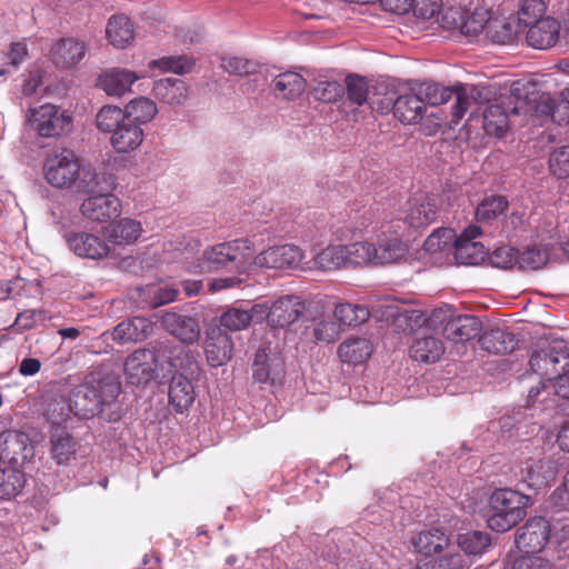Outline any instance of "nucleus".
<instances>
[{"mask_svg":"<svg viewBox=\"0 0 569 569\" xmlns=\"http://www.w3.org/2000/svg\"><path fill=\"white\" fill-rule=\"evenodd\" d=\"M522 32L515 18H490L486 28V38L495 43L505 44L513 41Z\"/></svg>","mask_w":569,"mask_h":569,"instance_id":"nucleus-37","label":"nucleus"},{"mask_svg":"<svg viewBox=\"0 0 569 569\" xmlns=\"http://www.w3.org/2000/svg\"><path fill=\"white\" fill-rule=\"evenodd\" d=\"M393 110V114L403 123H415L422 118L425 108L417 90L400 94L397 99L387 98L377 107L380 112Z\"/></svg>","mask_w":569,"mask_h":569,"instance_id":"nucleus-15","label":"nucleus"},{"mask_svg":"<svg viewBox=\"0 0 569 569\" xmlns=\"http://www.w3.org/2000/svg\"><path fill=\"white\" fill-rule=\"evenodd\" d=\"M430 322L435 325V328L438 325L445 323V337L457 343L466 342L476 338L482 329L481 322L477 317L471 315L453 317L449 309L442 308L435 309L430 313Z\"/></svg>","mask_w":569,"mask_h":569,"instance_id":"nucleus-8","label":"nucleus"},{"mask_svg":"<svg viewBox=\"0 0 569 569\" xmlns=\"http://www.w3.org/2000/svg\"><path fill=\"white\" fill-rule=\"evenodd\" d=\"M143 137L141 127L126 119L111 133L110 143L117 152L127 153L136 150L142 143Z\"/></svg>","mask_w":569,"mask_h":569,"instance_id":"nucleus-28","label":"nucleus"},{"mask_svg":"<svg viewBox=\"0 0 569 569\" xmlns=\"http://www.w3.org/2000/svg\"><path fill=\"white\" fill-rule=\"evenodd\" d=\"M28 120L30 126L46 138H57L68 133L72 122L69 114L50 103L30 108Z\"/></svg>","mask_w":569,"mask_h":569,"instance_id":"nucleus-9","label":"nucleus"},{"mask_svg":"<svg viewBox=\"0 0 569 569\" xmlns=\"http://www.w3.org/2000/svg\"><path fill=\"white\" fill-rule=\"evenodd\" d=\"M306 80L301 74L286 71L272 79L270 89L277 98L293 100L302 94L306 90Z\"/></svg>","mask_w":569,"mask_h":569,"instance_id":"nucleus-32","label":"nucleus"},{"mask_svg":"<svg viewBox=\"0 0 569 569\" xmlns=\"http://www.w3.org/2000/svg\"><path fill=\"white\" fill-rule=\"evenodd\" d=\"M2 63H0V77H7L16 72L29 58V50L26 39L11 42L0 51Z\"/></svg>","mask_w":569,"mask_h":569,"instance_id":"nucleus-38","label":"nucleus"},{"mask_svg":"<svg viewBox=\"0 0 569 569\" xmlns=\"http://www.w3.org/2000/svg\"><path fill=\"white\" fill-rule=\"evenodd\" d=\"M526 107V100L513 94L495 100L480 113L486 132L502 137L512 123V118L521 114Z\"/></svg>","mask_w":569,"mask_h":569,"instance_id":"nucleus-6","label":"nucleus"},{"mask_svg":"<svg viewBox=\"0 0 569 569\" xmlns=\"http://www.w3.org/2000/svg\"><path fill=\"white\" fill-rule=\"evenodd\" d=\"M438 216V208L433 200L427 199L426 201L413 203L406 217L407 222L412 228H423L436 221Z\"/></svg>","mask_w":569,"mask_h":569,"instance_id":"nucleus-45","label":"nucleus"},{"mask_svg":"<svg viewBox=\"0 0 569 569\" xmlns=\"http://www.w3.org/2000/svg\"><path fill=\"white\" fill-rule=\"evenodd\" d=\"M529 498L511 489H498L489 499L487 523L491 530L505 532L526 517Z\"/></svg>","mask_w":569,"mask_h":569,"instance_id":"nucleus-4","label":"nucleus"},{"mask_svg":"<svg viewBox=\"0 0 569 569\" xmlns=\"http://www.w3.org/2000/svg\"><path fill=\"white\" fill-rule=\"evenodd\" d=\"M346 264H367L375 263V243L367 241L353 242L343 246Z\"/></svg>","mask_w":569,"mask_h":569,"instance_id":"nucleus-50","label":"nucleus"},{"mask_svg":"<svg viewBox=\"0 0 569 569\" xmlns=\"http://www.w3.org/2000/svg\"><path fill=\"white\" fill-rule=\"evenodd\" d=\"M508 201L503 196L486 197L476 210L478 221H490L505 212Z\"/></svg>","mask_w":569,"mask_h":569,"instance_id":"nucleus-56","label":"nucleus"},{"mask_svg":"<svg viewBox=\"0 0 569 569\" xmlns=\"http://www.w3.org/2000/svg\"><path fill=\"white\" fill-rule=\"evenodd\" d=\"M116 179L108 172H97L90 164H83L76 191L83 193L110 194L114 189Z\"/></svg>","mask_w":569,"mask_h":569,"instance_id":"nucleus-22","label":"nucleus"},{"mask_svg":"<svg viewBox=\"0 0 569 569\" xmlns=\"http://www.w3.org/2000/svg\"><path fill=\"white\" fill-rule=\"evenodd\" d=\"M126 119L124 109L108 104L97 113L96 123L100 131L112 133Z\"/></svg>","mask_w":569,"mask_h":569,"instance_id":"nucleus-51","label":"nucleus"},{"mask_svg":"<svg viewBox=\"0 0 569 569\" xmlns=\"http://www.w3.org/2000/svg\"><path fill=\"white\" fill-rule=\"evenodd\" d=\"M480 347L493 355H506L515 350L518 340L512 332L503 328H491L479 338Z\"/></svg>","mask_w":569,"mask_h":569,"instance_id":"nucleus-29","label":"nucleus"},{"mask_svg":"<svg viewBox=\"0 0 569 569\" xmlns=\"http://www.w3.org/2000/svg\"><path fill=\"white\" fill-rule=\"evenodd\" d=\"M184 350L169 341L156 342L153 350L138 349L124 362L127 382L132 386H144L156 378L157 369L168 371L183 369Z\"/></svg>","mask_w":569,"mask_h":569,"instance_id":"nucleus-1","label":"nucleus"},{"mask_svg":"<svg viewBox=\"0 0 569 569\" xmlns=\"http://www.w3.org/2000/svg\"><path fill=\"white\" fill-rule=\"evenodd\" d=\"M124 112L129 121L141 127V124L150 122L156 117L158 109L151 99L139 97L124 107Z\"/></svg>","mask_w":569,"mask_h":569,"instance_id":"nucleus-43","label":"nucleus"},{"mask_svg":"<svg viewBox=\"0 0 569 569\" xmlns=\"http://www.w3.org/2000/svg\"><path fill=\"white\" fill-rule=\"evenodd\" d=\"M306 311V303L297 296H284L276 300L267 316L272 328H287L297 322Z\"/></svg>","mask_w":569,"mask_h":569,"instance_id":"nucleus-16","label":"nucleus"},{"mask_svg":"<svg viewBox=\"0 0 569 569\" xmlns=\"http://www.w3.org/2000/svg\"><path fill=\"white\" fill-rule=\"evenodd\" d=\"M347 99L357 106H362L365 102H369L372 109H375V102L369 100V86L363 77L360 76H348L346 78Z\"/></svg>","mask_w":569,"mask_h":569,"instance_id":"nucleus-53","label":"nucleus"},{"mask_svg":"<svg viewBox=\"0 0 569 569\" xmlns=\"http://www.w3.org/2000/svg\"><path fill=\"white\" fill-rule=\"evenodd\" d=\"M335 318L343 326H359L370 318L367 307L352 303H338L333 311Z\"/></svg>","mask_w":569,"mask_h":569,"instance_id":"nucleus-48","label":"nucleus"},{"mask_svg":"<svg viewBox=\"0 0 569 569\" xmlns=\"http://www.w3.org/2000/svg\"><path fill=\"white\" fill-rule=\"evenodd\" d=\"M457 542L465 553L480 556L491 546V536L485 531L472 530L458 535Z\"/></svg>","mask_w":569,"mask_h":569,"instance_id":"nucleus-44","label":"nucleus"},{"mask_svg":"<svg viewBox=\"0 0 569 569\" xmlns=\"http://www.w3.org/2000/svg\"><path fill=\"white\" fill-rule=\"evenodd\" d=\"M286 378L284 359L271 343L261 346L252 362V379L261 389L273 391L283 385Z\"/></svg>","mask_w":569,"mask_h":569,"instance_id":"nucleus-5","label":"nucleus"},{"mask_svg":"<svg viewBox=\"0 0 569 569\" xmlns=\"http://www.w3.org/2000/svg\"><path fill=\"white\" fill-rule=\"evenodd\" d=\"M490 21V13L486 9H477L471 13L460 16L459 30L467 37H477L481 32L486 33V28Z\"/></svg>","mask_w":569,"mask_h":569,"instance_id":"nucleus-47","label":"nucleus"},{"mask_svg":"<svg viewBox=\"0 0 569 569\" xmlns=\"http://www.w3.org/2000/svg\"><path fill=\"white\" fill-rule=\"evenodd\" d=\"M120 390V383L114 378L91 376L72 390L70 409L79 418H93L116 401Z\"/></svg>","mask_w":569,"mask_h":569,"instance_id":"nucleus-2","label":"nucleus"},{"mask_svg":"<svg viewBox=\"0 0 569 569\" xmlns=\"http://www.w3.org/2000/svg\"><path fill=\"white\" fill-rule=\"evenodd\" d=\"M410 356L417 361L429 363L440 360L445 352L442 341L435 336L416 338L410 346Z\"/></svg>","mask_w":569,"mask_h":569,"instance_id":"nucleus-35","label":"nucleus"},{"mask_svg":"<svg viewBox=\"0 0 569 569\" xmlns=\"http://www.w3.org/2000/svg\"><path fill=\"white\" fill-rule=\"evenodd\" d=\"M426 323L430 328H435V325L430 322V316L427 317L419 309L401 308L392 315V325L398 332L412 333L417 328Z\"/></svg>","mask_w":569,"mask_h":569,"instance_id":"nucleus-39","label":"nucleus"},{"mask_svg":"<svg viewBox=\"0 0 569 569\" xmlns=\"http://www.w3.org/2000/svg\"><path fill=\"white\" fill-rule=\"evenodd\" d=\"M154 97L169 106H180L188 99V87L178 78H163L154 82Z\"/></svg>","mask_w":569,"mask_h":569,"instance_id":"nucleus-33","label":"nucleus"},{"mask_svg":"<svg viewBox=\"0 0 569 569\" xmlns=\"http://www.w3.org/2000/svg\"><path fill=\"white\" fill-rule=\"evenodd\" d=\"M343 92V88L337 81L319 80L313 87V96L323 102L336 101Z\"/></svg>","mask_w":569,"mask_h":569,"instance_id":"nucleus-62","label":"nucleus"},{"mask_svg":"<svg viewBox=\"0 0 569 569\" xmlns=\"http://www.w3.org/2000/svg\"><path fill=\"white\" fill-rule=\"evenodd\" d=\"M549 169L559 179L569 178V146L560 147L551 152Z\"/></svg>","mask_w":569,"mask_h":569,"instance_id":"nucleus-59","label":"nucleus"},{"mask_svg":"<svg viewBox=\"0 0 569 569\" xmlns=\"http://www.w3.org/2000/svg\"><path fill=\"white\" fill-rule=\"evenodd\" d=\"M51 457L59 466H67L76 459L79 448L76 439L63 429H54L50 436Z\"/></svg>","mask_w":569,"mask_h":569,"instance_id":"nucleus-30","label":"nucleus"},{"mask_svg":"<svg viewBox=\"0 0 569 569\" xmlns=\"http://www.w3.org/2000/svg\"><path fill=\"white\" fill-rule=\"evenodd\" d=\"M452 239L451 229H437L425 240L423 248L430 253L443 251L449 247Z\"/></svg>","mask_w":569,"mask_h":569,"instance_id":"nucleus-61","label":"nucleus"},{"mask_svg":"<svg viewBox=\"0 0 569 569\" xmlns=\"http://www.w3.org/2000/svg\"><path fill=\"white\" fill-rule=\"evenodd\" d=\"M521 481L528 488L540 489L546 487L556 476V467L551 460L529 459L521 468Z\"/></svg>","mask_w":569,"mask_h":569,"instance_id":"nucleus-25","label":"nucleus"},{"mask_svg":"<svg viewBox=\"0 0 569 569\" xmlns=\"http://www.w3.org/2000/svg\"><path fill=\"white\" fill-rule=\"evenodd\" d=\"M253 253L254 246L247 238L221 242L203 251L194 272L228 270L244 273L251 270V256Z\"/></svg>","mask_w":569,"mask_h":569,"instance_id":"nucleus-3","label":"nucleus"},{"mask_svg":"<svg viewBox=\"0 0 569 569\" xmlns=\"http://www.w3.org/2000/svg\"><path fill=\"white\" fill-rule=\"evenodd\" d=\"M343 246H329L315 257V264L323 270H335L346 266Z\"/></svg>","mask_w":569,"mask_h":569,"instance_id":"nucleus-54","label":"nucleus"},{"mask_svg":"<svg viewBox=\"0 0 569 569\" xmlns=\"http://www.w3.org/2000/svg\"><path fill=\"white\" fill-rule=\"evenodd\" d=\"M559 31L560 23L551 17H545L530 26L526 40L535 49H549L558 41Z\"/></svg>","mask_w":569,"mask_h":569,"instance_id":"nucleus-23","label":"nucleus"},{"mask_svg":"<svg viewBox=\"0 0 569 569\" xmlns=\"http://www.w3.org/2000/svg\"><path fill=\"white\" fill-rule=\"evenodd\" d=\"M407 248L398 238L380 239L375 244V263L385 264L398 261L405 256Z\"/></svg>","mask_w":569,"mask_h":569,"instance_id":"nucleus-46","label":"nucleus"},{"mask_svg":"<svg viewBox=\"0 0 569 569\" xmlns=\"http://www.w3.org/2000/svg\"><path fill=\"white\" fill-rule=\"evenodd\" d=\"M441 8V0H411L410 9L417 18L428 20L435 17Z\"/></svg>","mask_w":569,"mask_h":569,"instance_id":"nucleus-63","label":"nucleus"},{"mask_svg":"<svg viewBox=\"0 0 569 569\" xmlns=\"http://www.w3.org/2000/svg\"><path fill=\"white\" fill-rule=\"evenodd\" d=\"M34 450L27 433L6 430L0 433V458L10 463V467L23 466L33 457Z\"/></svg>","mask_w":569,"mask_h":569,"instance_id":"nucleus-13","label":"nucleus"},{"mask_svg":"<svg viewBox=\"0 0 569 569\" xmlns=\"http://www.w3.org/2000/svg\"><path fill=\"white\" fill-rule=\"evenodd\" d=\"M156 67L162 71L174 72L177 74H183L191 71L194 62L192 59L186 56L177 57H164L152 62Z\"/></svg>","mask_w":569,"mask_h":569,"instance_id":"nucleus-58","label":"nucleus"},{"mask_svg":"<svg viewBox=\"0 0 569 569\" xmlns=\"http://www.w3.org/2000/svg\"><path fill=\"white\" fill-rule=\"evenodd\" d=\"M339 333V327L335 322L321 320L315 325L312 335L316 341L329 343L333 342Z\"/></svg>","mask_w":569,"mask_h":569,"instance_id":"nucleus-64","label":"nucleus"},{"mask_svg":"<svg viewBox=\"0 0 569 569\" xmlns=\"http://www.w3.org/2000/svg\"><path fill=\"white\" fill-rule=\"evenodd\" d=\"M231 337L220 327H210L207 330L204 352L208 362L212 367H220L227 363L232 357Z\"/></svg>","mask_w":569,"mask_h":569,"instance_id":"nucleus-20","label":"nucleus"},{"mask_svg":"<svg viewBox=\"0 0 569 569\" xmlns=\"http://www.w3.org/2000/svg\"><path fill=\"white\" fill-rule=\"evenodd\" d=\"M106 32L109 41L117 48L129 46L134 38L132 23L126 16L111 17Z\"/></svg>","mask_w":569,"mask_h":569,"instance_id":"nucleus-41","label":"nucleus"},{"mask_svg":"<svg viewBox=\"0 0 569 569\" xmlns=\"http://www.w3.org/2000/svg\"><path fill=\"white\" fill-rule=\"evenodd\" d=\"M302 259L303 251L295 244L272 246L251 256V269H292L297 268Z\"/></svg>","mask_w":569,"mask_h":569,"instance_id":"nucleus-12","label":"nucleus"},{"mask_svg":"<svg viewBox=\"0 0 569 569\" xmlns=\"http://www.w3.org/2000/svg\"><path fill=\"white\" fill-rule=\"evenodd\" d=\"M479 234L480 228L478 226H469L455 240V259L459 264L476 266L485 260L487 256L485 246L475 241Z\"/></svg>","mask_w":569,"mask_h":569,"instance_id":"nucleus-17","label":"nucleus"},{"mask_svg":"<svg viewBox=\"0 0 569 569\" xmlns=\"http://www.w3.org/2000/svg\"><path fill=\"white\" fill-rule=\"evenodd\" d=\"M412 546L418 553L432 556L442 552L449 546V538L440 529L432 528L415 537Z\"/></svg>","mask_w":569,"mask_h":569,"instance_id":"nucleus-36","label":"nucleus"},{"mask_svg":"<svg viewBox=\"0 0 569 569\" xmlns=\"http://www.w3.org/2000/svg\"><path fill=\"white\" fill-rule=\"evenodd\" d=\"M184 366L189 362L188 355L184 352ZM183 369L173 370L174 373L171 377L169 385V401L176 408L178 412H182L188 409L194 401L196 393L191 381L183 376L180 371Z\"/></svg>","mask_w":569,"mask_h":569,"instance_id":"nucleus-24","label":"nucleus"},{"mask_svg":"<svg viewBox=\"0 0 569 569\" xmlns=\"http://www.w3.org/2000/svg\"><path fill=\"white\" fill-rule=\"evenodd\" d=\"M83 164L70 149L48 157L43 164L46 181L57 189H76Z\"/></svg>","mask_w":569,"mask_h":569,"instance_id":"nucleus-7","label":"nucleus"},{"mask_svg":"<svg viewBox=\"0 0 569 569\" xmlns=\"http://www.w3.org/2000/svg\"><path fill=\"white\" fill-rule=\"evenodd\" d=\"M161 327L181 342L192 345L200 338V326L197 318L171 311L160 316Z\"/></svg>","mask_w":569,"mask_h":569,"instance_id":"nucleus-18","label":"nucleus"},{"mask_svg":"<svg viewBox=\"0 0 569 569\" xmlns=\"http://www.w3.org/2000/svg\"><path fill=\"white\" fill-rule=\"evenodd\" d=\"M531 370L548 382H555L562 372L569 371V353L562 346H547L530 358Z\"/></svg>","mask_w":569,"mask_h":569,"instance_id":"nucleus-11","label":"nucleus"},{"mask_svg":"<svg viewBox=\"0 0 569 569\" xmlns=\"http://www.w3.org/2000/svg\"><path fill=\"white\" fill-rule=\"evenodd\" d=\"M143 229L139 221L131 218H122L112 223L107 232V239L119 246L134 243L141 236Z\"/></svg>","mask_w":569,"mask_h":569,"instance_id":"nucleus-34","label":"nucleus"},{"mask_svg":"<svg viewBox=\"0 0 569 569\" xmlns=\"http://www.w3.org/2000/svg\"><path fill=\"white\" fill-rule=\"evenodd\" d=\"M550 538V523L543 517H533L516 531L515 542L526 553L541 551Z\"/></svg>","mask_w":569,"mask_h":569,"instance_id":"nucleus-14","label":"nucleus"},{"mask_svg":"<svg viewBox=\"0 0 569 569\" xmlns=\"http://www.w3.org/2000/svg\"><path fill=\"white\" fill-rule=\"evenodd\" d=\"M70 249L79 257L89 259H101L109 252L106 241L98 236L78 232L68 238Z\"/></svg>","mask_w":569,"mask_h":569,"instance_id":"nucleus-26","label":"nucleus"},{"mask_svg":"<svg viewBox=\"0 0 569 569\" xmlns=\"http://www.w3.org/2000/svg\"><path fill=\"white\" fill-rule=\"evenodd\" d=\"M251 320L252 316L248 311L231 308L220 316V325L218 327L231 331H240L246 329L250 325Z\"/></svg>","mask_w":569,"mask_h":569,"instance_id":"nucleus-57","label":"nucleus"},{"mask_svg":"<svg viewBox=\"0 0 569 569\" xmlns=\"http://www.w3.org/2000/svg\"><path fill=\"white\" fill-rule=\"evenodd\" d=\"M152 331V323L144 317H133L120 322L113 329V340L139 342L146 340Z\"/></svg>","mask_w":569,"mask_h":569,"instance_id":"nucleus-31","label":"nucleus"},{"mask_svg":"<svg viewBox=\"0 0 569 569\" xmlns=\"http://www.w3.org/2000/svg\"><path fill=\"white\" fill-rule=\"evenodd\" d=\"M545 13V3L542 0H523L520 4L518 17L515 18L519 21V28L523 31L525 28H530L536 21L542 19Z\"/></svg>","mask_w":569,"mask_h":569,"instance_id":"nucleus-55","label":"nucleus"},{"mask_svg":"<svg viewBox=\"0 0 569 569\" xmlns=\"http://www.w3.org/2000/svg\"><path fill=\"white\" fill-rule=\"evenodd\" d=\"M549 259L548 250L541 246H533L518 252L516 263L522 270H537L543 267Z\"/></svg>","mask_w":569,"mask_h":569,"instance_id":"nucleus-52","label":"nucleus"},{"mask_svg":"<svg viewBox=\"0 0 569 569\" xmlns=\"http://www.w3.org/2000/svg\"><path fill=\"white\" fill-rule=\"evenodd\" d=\"M420 100L426 104L436 107L447 103L450 99H456L457 87H442L435 82H423L416 88Z\"/></svg>","mask_w":569,"mask_h":569,"instance_id":"nucleus-42","label":"nucleus"},{"mask_svg":"<svg viewBox=\"0 0 569 569\" xmlns=\"http://www.w3.org/2000/svg\"><path fill=\"white\" fill-rule=\"evenodd\" d=\"M87 46L76 38L59 39L50 50L51 61L61 69L78 64L86 56Z\"/></svg>","mask_w":569,"mask_h":569,"instance_id":"nucleus-21","label":"nucleus"},{"mask_svg":"<svg viewBox=\"0 0 569 569\" xmlns=\"http://www.w3.org/2000/svg\"><path fill=\"white\" fill-rule=\"evenodd\" d=\"M83 217L96 222H108L118 218L121 212V203L113 194H97L87 198L81 204Z\"/></svg>","mask_w":569,"mask_h":569,"instance_id":"nucleus-19","label":"nucleus"},{"mask_svg":"<svg viewBox=\"0 0 569 569\" xmlns=\"http://www.w3.org/2000/svg\"><path fill=\"white\" fill-rule=\"evenodd\" d=\"M220 66L226 72L239 77L252 74L257 69L256 62L240 57L223 58Z\"/></svg>","mask_w":569,"mask_h":569,"instance_id":"nucleus-60","label":"nucleus"},{"mask_svg":"<svg viewBox=\"0 0 569 569\" xmlns=\"http://www.w3.org/2000/svg\"><path fill=\"white\" fill-rule=\"evenodd\" d=\"M139 77L130 70L113 68L104 71L98 79V86L108 94L120 97L130 90Z\"/></svg>","mask_w":569,"mask_h":569,"instance_id":"nucleus-27","label":"nucleus"},{"mask_svg":"<svg viewBox=\"0 0 569 569\" xmlns=\"http://www.w3.org/2000/svg\"><path fill=\"white\" fill-rule=\"evenodd\" d=\"M24 475L14 467L0 469V499L16 497L24 486Z\"/></svg>","mask_w":569,"mask_h":569,"instance_id":"nucleus-49","label":"nucleus"},{"mask_svg":"<svg viewBox=\"0 0 569 569\" xmlns=\"http://www.w3.org/2000/svg\"><path fill=\"white\" fill-rule=\"evenodd\" d=\"M493 97L495 92L489 86H457L456 103L452 110V122L458 123L467 111H470V119L480 117L481 111L492 103L491 100Z\"/></svg>","mask_w":569,"mask_h":569,"instance_id":"nucleus-10","label":"nucleus"},{"mask_svg":"<svg viewBox=\"0 0 569 569\" xmlns=\"http://www.w3.org/2000/svg\"><path fill=\"white\" fill-rule=\"evenodd\" d=\"M371 352V345L366 338H351L338 347V356L341 361L352 365L365 362Z\"/></svg>","mask_w":569,"mask_h":569,"instance_id":"nucleus-40","label":"nucleus"}]
</instances>
